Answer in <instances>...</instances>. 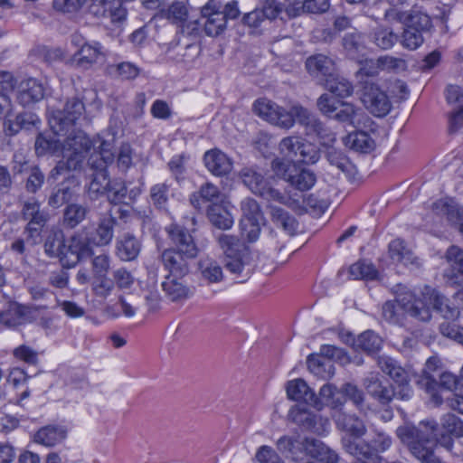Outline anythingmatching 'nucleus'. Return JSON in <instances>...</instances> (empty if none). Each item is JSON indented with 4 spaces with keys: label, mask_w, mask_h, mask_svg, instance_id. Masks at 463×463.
Wrapping results in <instances>:
<instances>
[{
    "label": "nucleus",
    "mask_w": 463,
    "mask_h": 463,
    "mask_svg": "<svg viewBox=\"0 0 463 463\" xmlns=\"http://www.w3.org/2000/svg\"><path fill=\"white\" fill-rule=\"evenodd\" d=\"M116 224V218L110 212L104 214L99 221L96 230L90 233V242L94 246H107L109 245L114 236V226Z\"/></svg>",
    "instance_id": "bb28decb"
},
{
    "label": "nucleus",
    "mask_w": 463,
    "mask_h": 463,
    "mask_svg": "<svg viewBox=\"0 0 463 463\" xmlns=\"http://www.w3.org/2000/svg\"><path fill=\"white\" fill-rule=\"evenodd\" d=\"M140 247L139 241L133 235L126 233L117 241L116 252L120 260L129 261L138 256Z\"/></svg>",
    "instance_id": "f704fd0d"
},
{
    "label": "nucleus",
    "mask_w": 463,
    "mask_h": 463,
    "mask_svg": "<svg viewBox=\"0 0 463 463\" xmlns=\"http://www.w3.org/2000/svg\"><path fill=\"white\" fill-rule=\"evenodd\" d=\"M166 232L172 243L175 245L170 250H178L181 252H186L197 256L198 249L195 245L194 238L186 228L178 224H170L166 227Z\"/></svg>",
    "instance_id": "6ab92c4d"
},
{
    "label": "nucleus",
    "mask_w": 463,
    "mask_h": 463,
    "mask_svg": "<svg viewBox=\"0 0 463 463\" xmlns=\"http://www.w3.org/2000/svg\"><path fill=\"white\" fill-rule=\"evenodd\" d=\"M200 279L207 285L218 284L224 279L222 265L215 259L203 257L198 261Z\"/></svg>",
    "instance_id": "c756f323"
},
{
    "label": "nucleus",
    "mask_w": 463,
    "mask_h": 463,
    "mask_svg": "<svg viewBox=\"0 0 463 463\" xmlns=\"http://www.w3.org/2000/svg\"><path fill=\"white\" fill-rule=\"evenodd\" d=\"M108 71L109 74L122 80H134L140 73V69L136 64L129 61L109 65Z\"/></svg>",
    "instance_id": "8fccbe9b"
},
{
    "label": "nucleus",
    "mask_w": 463,
    "mask_h": 463,
    "mask_svg": "<svg viewBox=\"0 0 463 463\" xmlns=\"http://www.w3.org/2000/svg\"><path fill=\"white\" fill-rule=\"evenodd\" d=\"M104 56L103 48L99 43H84L75 54L77 64L89 68Z\"/></svg>",
    "instance_id": "c9c22d12"
},
{
    "label": "nucleus",
    "mask_w": 463,
    "mask_h": 463,
    "mask_svg": "<svg viewBox=\"0 0 463 463\" xmlns=\"http://www.w3.org/2000/svg\"><path fill=\"white\" fill-rule=\"evenodd\" d=\"M67 438V429L61 425H47L33 435V441L45 447H53Z\"/></svg>",
    "instance_id": "7c9ffc66"
},
{
    "label": "nucleus",
    "mask_w": 463,
    "mask_h": 463,
    "mask_svg": "<svg viewBox=\"0 0 463 463\" xmlns=\"http://www.w3.org/2000/svg\"><path fill=\"white\" fill-rule=\"evenodd\" d=\"M277 448L281 453L290 454L293 458L298 452L307 455L324 463H337V454L316 439L301 440L299 436H283L277 441Z\"/></svg>",
    "instance_id": "39448f33"
},
{
    "label": "nucleus",
    "mask_w": 463,
    "mask_h": 463,
    "mask_svg": "<svg viewBox=\"0 0 463 463\" xmlns=\"http://www.w3.org/2000/svg\"><path fill=\"white\" fill-rule=\"evenodd\" d=\"M346 146L361 153H369L373 150L374 140L364 131H356L350 133L345 138Z\"/></svg>",
    "instance_id": "a19ab883"
},
{
    "label": "nucleus",
    "mask_w": 463,
    "mask_h": 463,
    "mask_svg": "<svg viewBox=\"0 0 463 463\" xmlns=\"http://www.w3.org/2000/svg\"><path fill=\"white\" fill-rule=\"evenodd\" d=\"M318 406L320 403L331 407L333 409H338L343 407L345 402L343 397L341 389L338 390L335 385L331 383L324 384L319 391Z\"/></svg>",
    "instance_id": "58836bf2"
},
{
    "label": "nucleus",
    "mask_w": 463,
    "mask_h": 463,
    "mask_svg": "<svg viewBox=\"0 0 463 463\" xmlns=\"http://www.w3.org/2000/svg\"><path fill=\"white\" fill-rule=\"evenodd\" d=\"M205 167L216 176H223L231 173L233 162L225 153L220 149H211L203 156Z\"/></svg>",
    "instance_id": "412c9836"
},
{
    "label": "nucleus",
    "mask_w": 463,
    "mask_h": 463,
    "mask_svg": "<svg viewBox=\"0 0 463 463\" xmlns=\"http://www.w3.org/2000/svg\"><path fill=\"white\" fill-rule=\"evenodd\" d=\"M396 302L408 315L420 322L430 321V307L446 320L456 321L460 317L458 307L429 286H424L418 292L399 294Z\"/></svg>",
    "instance_id": "f03ea898"
},
{
    "label": "nucleus",
    "mask_w": 463,
    "mask_h": 463,
    "mask_svg": "<svg viewBox=\"0 0 463 463\" xmlns=\"http://www.w3.org/2000/svg\"><path fill=\"white\" fill-rule=\"evenodd\" d=\"M89 12L97 18L109 19L112 24L124 22L128 14L122 0H91Z\"/></svg>",
    "instance_id": "2eb2a0df"
},
{
    "label": "nucleus",
    "mask_w": 463,
    "mask_h": 463,
    "mask_svg": "<svg viewBox=\"0 0 463 463\" xmlns=\"http://www.w3.org/2000/svg\"><path fill=\"white\" fill-rule=\"evenodd\" d=\"M254 112L268 122L288 129L293 127V119L288 110L267 99H259L253 104Z\"/></svg>",
    "instance_id": "ddd939ff"
},
{
    "label": "nucleus",
    "mask_w": 463,
    "mask_h": 463,
    "mask_svg": "<svg viewBox=\"0 0 463 463\" xmlns=\"http://www.w3.org/2000/svg\"><path fill=\"white\" fill-rule=\"evenodd\" d=\"M85 109L84 104L78 98L67 100L63 109L52 110L49 117V123L55 133L77 132L73 127Z\"/></svg>",
    "instance_id": "9d476101"
},
{
    "label": "nucleus",
    "mask_w": 463,
    "mask_h": 463,
    "mask_svg": "<svg viewBox=\"0 0 463 463\" xmlns=\"http://www.w3.org/2000/svg\"><path fill=\"white\" fill-rule=\"evenodd\" d=\"M306 67L311 75L325 80L335 71L333 60L323 54L309 57L306 61Z\"/></svg>",
    "instance_id": "473e14b6"
},
{
    "label": "nucleus",
    "mask_w": 463,
    "mask_h": 463,
    "mask_svg": "<svg viewBox=\"0 0 463 463\" xmlns=\"http://www.w3.org/2000/svg\"><path fill=\"white\" fill-rule=\"evenodd\" d=\"M339 109L332 115L331 118L338 120L339 122L348 123L354 128H360L365 125L369 118L359 108H355L353 104L342 102L339 104Z\"/></svg>",
    "instance_id": "c85d7f7f"
},
{
    "label": "nucleus",
    "mask_w": 463,
    "mask_h": 463,
    "mask_svg": "<svg viewBox=\"0 0 463 463\" xmlns=\"http://www.w3.org/2000/svg\"><path fill=\"white\" fill-rule=\"evenodd\" d=\"M334 418L336 428L347 435L345 438L357 441L356 439L364 437L367 432L364 420L355 414L339 412Z\"/></svg>",
    "instance_id": "a211bd4d"
},
{
    "label": "nucleus",
    "mask_w": 463,
    "mask_h": 463,
    "mask_svg": "<svg viewBox=\"0 0 463 463\" xmlns=\"http://www.w3.org/2000/svg\"><path fill=\"white\" fill-rule=\"evenodd\" d=\"M29 312V307L15 302L8 304L5 310L0 312V324L6 327H15L24 321V317Z\"/></svg>",
    "instance_id": "e433bc0d"
},
{
    "label": "nucleus",
    "mask_w": 463,
    "mask_h": 463,
    "mask_svg": "<svg viewBox=\"0 0 463 463\" xmlns=\"http://www.w3.org/2000/svg\"><path fill=\"white\" fill-rule=\"evenodd\" d=\"M87 213L88 209L86 207L71 203L64 210V223L70 228H74L86 218Z\"/></svg>",
    "instance_id": "603ef678"
},
{
    "label": "nucleus",
    "mask_w": 463,
    "mask_h": 463,
    "mask_svg": "<svg viewBox=\"0 0 463 463\" xmlns=\"http://www.w3.org/2000/svg\"><path fill=\"white\" fill-rule=\"evenodd\" d=\"M301 141L302 139L298 137H288L283 138L279 145L280 155L288 160L296 162L298 156L299 155Z\"/></svg>",
    "instance_id": "5fc2aeb1"
},
{
    "label": "nucleus",
    "mask_w": 463,
    "mask_h": 463,
    "mask_svg": "<svg viewBox=\"0 0 463 463\" xmlns=\"http://www.w3.org/2000/svg\"><path fill=\"white\" fill-rule=\"evenodd\" d=\"M372 40L382 50L391 49L398 41V35L389 28L378 27L372 34Z\"/></svg>",
    "instance_id": "3c124183"
},
{
    "label": "nucleus",
    "mask_w": 463,
    "mask_h": 463,
    "mask_svg": "<svg viewBox=\"0 0 463 463\" xmlns=\"http://www.w3.org/2000/svg\"><path fill=\"white\" fill-rule=\"evenodd\" d=\"M423 33L412 27L406 26L402 33L401 41L404 48L409 50H416L423 43Z\"/></svg>",
    "instance_id": "680f3d73"
},
{
    "label": "nucleus",
    "mask_w": 463,
    "mask_h": 463,
    "mask_svg": "<svg viewBox=\"0 0 463 463\" xmlns=\"http://www.w3.org/2000/svg\"><path fill=\"white\" fill-rule=\"evenodd\" d=\"M392 7L386 11V16L392 21L405 24L408 27L427 33L432 27L430 17L415 9V0H391Z\"/></svg>",
    "instance_id": "0eeeda50"
},
{
    "label": "nucleus",
    "mask_w": 463,
    "mask_h": 463,
    "mask_svg": "<svg viewBox=\"0 0 463 463\" xmlns=\"http://www.w3.org/2000/svg\"><path fill=\"white\" fill-rule=\"evenodd\" d=\"M288 114L291 116L293 124L295 121H298L300 125L305 126L307 134L316 135L323 141L324 145L329 146L335 141V134L326 129L323 123L316 118L306 108L300 105H294L288 111Z\"/></svg>",
    "instance_id": "9b49d317"
},
{
    "label": "nucleus",
    "mask_w": 463,
    "mask_h": 463,
    "mask_svg": "<svg viewBox=\"0 0 463 463\" xmlns=\"http://www.w3.org/2000/svg\"><path fill=\"white\" fill-rule=\"evenodd\" d=\"M343 46L350 56L354 57L366 49V40L361 33L355 31L344 36Z\"/></svg>",
    "instance_id": "09e8293b"
},
{
    "label": "nucleus",
    "mask_w": 463,
    "mask_h": 463,
    "mask_svg": "<svg viewBox=\"0 0 463 463\" xmlns=\"http://www.w3.org/2000/svg\"><path fill=\"white\" fill-rule=\"evenodd\" d=\"M445 260L458 274L463 276V250L458 246L451 245L444 255Z\"/></svg>",
    "instance_id": "774afa93"
},
{
    "label": "nucleus",
    "mask_w": 463,
    "mask_h": 463,
    "mask_svg": "<svg viewBox=\"0 0 463 463\" xmlns=\"http://www.w3.org/2000/svg\"><path fill=\"white\" fill-rule=\"evenodd\" d=\"M115 288L113 279H110L108 275L95 277L92 282L93 294L101 299L108 298Z\"/></svg>",
    "instance_id": "4d7b16f0"
},
{
    "label": "nucleus",
    "mask_w": 463,
    "mask_h": 463,
    "mask_svg": "<svg viewBox=\"0 0 463 463\" xmlns=\"http://www.w3.org/2000/svg\"><path fill=\"white\" fill-rule=\"evenodd\" d=\"M44 135L40 133L35 140L34 148L38 156H62L66 161H59L51 171L50 177L56 179L66 171L78 170L81 167L85 154L90 149V137L82 131L55 133Z\"/></svg>",
    "instance_id": "f257e3e1"
},
{
    "label": "nucleus",
    "mask_w": 463,
    "mask_h": 463,
    "mask_svg": "<svg viewBox=\"0 0 463 463\" xmlns=\"http://www.w3.org/2000/svg\"><path fill=\"white\" fill-rule=\"evenodd\" d=\"M330 4L328 0H304L300 5L294 7L295 14H298L300 11L311 14H322L329 9Z\"/></svg>",
    "instance_id": "0e129e2a"
},
{
    "label": "nucleus",
    "mask_w": 463,
    "mask_h": 463,
    "mask_svg": "<svg viewBox=\"0 0 463 463\" xmlns=\"http://www.w3.org/2000/svg\"><path fill=\"white\" fill-rule=\"evenodd\" d=\"M149 195L156 208L165 209L169 199V187L165 183L156 184L150 188Z\"/></svg>",
    "instance_id": "13d9d810"
},
{
    "label": "nucleus",
    "mask_w": 463,
    "mask_h": 463,
    "mask_svg": "<svg viewBox=\"0 0 463 463\" xmlns=\"http://www.w3.org/2000/svg\"><path fill=\"white\" fill-rule=\"evenodd\" d=\"M187 276L172 277L166 275L162 282V289L167 298L171 301H182L188 298L191 288L186 281Z\"/></svg>",
    "instance_id": "4be33fe9"
},
{
    "label": "nucleus",
    "mask_w": 463,
    "mask_h": 463,
    "mask_svg": "<svg viewBox=\"0 0 463 463\" xmlns=\"http://www.w3.org/2000/svg\"><path fill=\"white\" fill-rule=\"evenodd\" d=\"M112 279L115 287L120 290H126L132 288L135 283V278L132 273L125 268H119L112 272Z\"/></svg>",
    "instance_id": "69168bd1"
},
{
    "label": "nucleus",
    "mask_w": 463,
    "mask_h": 463,
    "mask_svg": "<svg viewBox=\"0 0 463 463\" xmlns=\"http://www.w3.org/2000/svg\"><path fill=\"white\" fill-rule=\"evenodd\" d=\"M288 398L293 401L303 402L307 404L318 406V399L303 379H294L286 384Z\"/></svg>",
    "instance_id": "cd10ccee"
},
{
    "label": "nucleus",
    "mask_w": 463,
    "mask_h": 463,
    "mask_svg": "<svg viewBox=\"0 0 463 463\" xmlns=\"http://www.w3.org/2000/svg\"><path fill=\"white\" fill-rule=\"evenodd\" d=\"M325 88L339 98L349 97L354 90L352 83L335 73L325 80Z\"/></svg>",
    "instance_id": "37998d69"
},
{
    "label": "nucleus",
    "mask_w": 463,
    "mask_h": 463,
    "mask_svg": "<svg viewBox=\"0 0 463 463\" xmlns=\"http://www.w3.org/2000/svg\"><path fill=\"white\" fill-rule=\"evenodd\" d=\"M196 256L178 251V250L165 249L159 255V260L162 263L167 275L172 277L188 276L190 272V261Z\"/></svg>",
    "instance_id": "4468645a"
},
{
    "label": "nucleus",
    "mask_w": 463,
    "mask_h": 463,
    "mask_svg": "<svg viewBox=\"0 0 463 463\" xmlns=\"http://www.w3.org/2000/svg\"><path fill=\"white\" fill-rule=\"evenodd\" d=\"M285 8L284 2L276 4H264L262 8H256L243 16L244 24L257 28L266 19H275Z\"/></svg>",
    "instance_id": "393cba45"
},
{
    "label": "nucleus",
    "mask_w": 463,
    "mask_h": 463,
    "mask_svg": "<svg viewBox=\"0 0 463 463\" xmlns=\"http://www.w3.org/2000/svg\"><path fill=\"white\" fill-rule=\"evenodd\" d=\"M307 364L309 371L318 377L326 379L332 377L335 373L333 363L327 358L310 355Z\"/></svg>",
    "instance_id": "c03bdc74"
},
{
    "label": "nucleus",
    "mask_w": 463,
    "mask_h": 463,
    "mask_svg": "<svg viewBox=\"0 0 463 463\" xmlns=\"http://www.w3.org/2000/svg\"><path fill=\"white\" fill-rule=\"evenodd\" d=\"M349 273L354 279H373L376 277L377 271L373 264L358 261L350 267Z\"/></svg>",
    "instance_id": "e2e57ef3"
},
{
    "label": "nucleus",
    "mask_w": 463,
    "mask_h": 463,
    "mask_svg": "<svg viewBox=\"0 0 463 463\" xmlns=\"http://www.w3.org/2000/svg\"><path fill=\"white\" fill-rule=\"evenodd\" d=\"M370 442H358L350 438H342L345 450L354 458H364L372 463H380L379 453L386 451L392 444V437L380 430H373Z\"/></svg>",
    "instance_id": "423d86ee"
},
{
    "label": "nucleus",
    "mask_w": 463,
    "mask_h": 463,
    "mask_svg": "<svg viewBox=\"0 0 463 463\" xmlns=\"http://www.w3.org/2000/svg\"><path fill=\"white\" fill-rule=\"evenodd\" d=\"M44 96V88L36 79H27L19 84L17 101L24 107L40 101Z\"/></svg>",
    "instance_id": "a878e982"
},
{
    "label": "nucleus",
    "mask_w": 463,
    "mask_h": 463,
    "mask_svg": "<svg viewBox=\"0 0 463 463\" xmlns=\"http://www.w3.org/2000/svg\"><path fill=\"white\" fill-rule=\"evenodd\" d=\"M361 101L373 116L382 118L392 109V102L387 93L374 81L361 80Z\"/></svg>",
    "instance_id": "1a4fd4ad"
},
{
    "label": "nucleus",
    "mask_w": 463,
    "mask_h": 463,
    "mask_svg": "<svg viewBox=\"0 0 463 463\" xmlns=\"http://www.w3.org/2000/svg\"><path fill=\"white\" fill-rule=\"evenodd\" d=\"M96 173L93 175L90 184L91 191L95 193H104L109 187L110 180L107 172V167L93 168Z\"/></svg>",
    "instance_id": "338daca9"
},
{
    "label": "nucleus",
    "mask_w": 463,
    "mask_h": 463,
    "mask_svg": "<svg viewBox=\"0 0 463 463\" xmlns=\"http://www.w3.org/2000/svg\"><path fill=\"white\" fill-rule=\"evenodd\" d=\"M382 339L373 331H365L362 333L357 340L356 345L358 347L367 353H374L378 351L382 346Z\"/></svg>",
    "instance_id": "6e6d98bb"
},
{
    "label": "nucleus",
    "mask_w": 463,
    "mask_h": 463,
    "mask_svg": "<svg viewBox=\"0 0 463 463\" xmlns=\"http://www.w3.org/2000/svg\"><path fill=\"white\" fill-rule=\"evenodd\" d=\"M90 149L87 152L93 148V152L88 159V164L91 168L107 167L108 165L113 163L115 159L114 135H110L109 137L105 134L98 135L93 139L90 138Z\"/></svg>",
    "instance_id": "f8f14e48"
},
{
    "label": "nucleus",
    "mask_w": 463,
    "mask_h": 463,
    "mask_svg": "<svg viewBox=\"0 0 463 463\" xmlns=\"http://www.w3.org/2000/svg\"><path fill=\"white\" fill-rule=\"evenodd\" d=\"M326 157L331 165L335 166L341 172H349L352 167L349 159L341 151L334 147L327 148Z\"/></svg>",
    "instance_id": "052dcab7"
},
{
    "label": "nucleus",
    "mask_w": 463,
    "mask_h": 463,
    "mask_svg": "<svg viewBox=\"0 0 463 463\" xmlns=\"http://www.w3.org/2000/svg\"><path fill=\"white\" fill-rule=\"evenodd\" d=\"M271 168L277 176L288 181L296 168V162L285 156L276 157L271 163Z\"/></svg>",
    "instance_id": "bf43d9fd"
},
{
    "label": "nucleus",
    "mask_w": 463,
    "mask_h": 463,
    "mask_svg": "<svg viewBox=\"0 0 463 463\" xmlns=\"http://www.w3.org/2000/svg\"><path fill=\"white\" fill-rule=\"evenodd\" d=\"M388 254L394 263H402L405 266H420V260L414 256L412 250L401 239H395L389 243Z\"/></svg>",
    "instance_id": "2f4dec72"
},
{
    "label": "nucleus",
    "mask_w": 463,
    "mask_h": 463,
    "mask_svg": "<svg viewBox=\"0 0 463 463\" xmlns=\"http://www.w3.org/2000/svg\"><path fill=\"white\" fill-rule=\"evenodd\" d=\"M432 211L439 216L446 217L448 222L458 227L463 235V208L452 199H440L432 204Z\"/></svg>",
    "instance_id": "aec40b11"
},
{
    "label": "nucleus",
    "mask_w": 463,
    "mask_h": 463,
    "mask_svg": "<svg viewBox=\"0 0 463 463\" xmlns=\"http://www.w3.org/2000/svg\"><path fill=\"white\" fill-rule=\"evenodd\" d=\"M221 0H209L202 8V16L206 18L204 31L207 35L217 36L226 28L225 15L222 13Z\"/></svg>",
    "instance_id": "dca6fc26"
},
{
    "label": "nucleus",
    "mask_w": 463,
    "mask_h": 463,
    "mask_svg": "<svg viewBox=\"0 0 463 463\" xmlns=\"http://www.w3.org/2000/svg\"><path fill=\"white\" fill-rule=\"evenodd\" d=\"M290 185L299 191L310 189L316 183V175L309 170L295 168L288 181Z\"/></svg>",
    "instance_id": "de8ad7c7"
},
{
    "label": "nucleus",
    "mask_w": 463,
    "mask_h": 463,
    "mask_svg": "<svg viewBox=\"0 0 463 463\" xmlns=\"http://www.w3.org/2000/svg\"><path fill=\"white\" fill-rule=\"evenodd\" d=\"M364 387L367 393L383 405L389 404L395 392L391 385H384L377 374L371 373L364 380Z\"/></svg>",
    "instance_id": "5701e85b"
},
{
    "label": "nucleus",
    "mask_w": 463,
    "mask_h": 463,
    "mask_svg": "<svg viewBox=\"0 0 463 463\" xmlns=\"http://www.w3.org/2000/svg\"><path fill=\"white\" fill-rule=\"evenodd\" d=\"M381 370L388 374L399 385H404L410 381L409 373L400 366L396 361L388 356H380L377 360Z\"/></svg>",
    "instance_id": "72a5a7b5"
},
{
    "label": "nucleus",
    "mask_w": 463,
    "mask_h": 463,
    "mask_svg": "<svg viewBox=\"0 0 463 463\" xmlns=\"http://www.w3.org/2000/svg\"><path fill=\"white\" fill-rule=\"evenodd\" d=\"M165 17L172 24L183 25L188 18L187 6L182 2H175L164 11Z\"/></svg>",
    "instance_id": "864d4df0"
},
{
    "label": "nucleus",
    "mask_w": 463,
    "mask_h": 463,
    "mask_svg": "<svg viewBox=\"0 0 463 463\" xmlns=\"http://www.w3.org/2000/svg\"><path fill=\"white\" fill-rule=\"evenodd\" d=\"M44 251L49 257L68 258L61 232H55L47 237L44 242Z\"/></svg>",
    "instance_id": "49530a36"
},
{
    "label": "nucleus",
    "mask_w": 463,
    "mask_h": 463,
    "mask_svg": "<svg viewBox=\"0 0 463 463\" xmlns=\"http://www.w3.org/2000/svg\"><path fill=\"white\" fill-rule=\"evenodd\" d=\"M240 177L251 193L268 201L286 203V197L274 188L262 173L255 167H244L240 172Z\"/></svg>",
    "instance_id": "6e6552de"
},
{
    "label": "nucleus",
    "mask_w": 463,
    "mask_h": 463,
    "mask_svg": "<svg viewBox=\"0 0 463 463\" xmlns=\"http://www.w3.org/2000/svg\"><path fill=\"white\" fill-rule=\"evenodd\" d=\"M288 416L293 422L302 428L320 433V429L317 426V415L305 408L296 405L289 411Z\"/></svg>",
    "instance_id": "4c0bfd02"
},
{
    "label": "nucleus",
    "mask_w": 463,
    "mask_h": 463,
    "mask_svg": "<svg viewBox=\"0 0 463 463\" xmlns=\"http://www.w3.org/2000/svg\"><path fill=\"white\" fill-rule=\"evenodd\" d=\"M208 217L213 225L222 230H228L233 224L232 214L227 209L219 204L209 207Z\"/></svg>",
    "instance_id": "a18cd8bd"
},
{
    "label": "nucleus",
    "mask_w": 463,
    "mask_h": 463,
    "mask_svg": "<svg viewBox=\"0 0 463 463\" xmlns=\"http://www.w3.org/2000/svg\"><path fill=\"white\" fill-rule=\"evenodd\" d=\"M436 432L438 435L435 438V444L439 442L450 449L453 445L452 438L463 437V421L454 414H445L440 420V427L437 425Z\"/></svg>",
    "instance_id": "f3484780"
},
{
    "label": "nucleus",
    "mask_w": 463,
    "mask_h": 463,
    "mask_svg": "<svg viewBox=\"0 0 463 463\" xmlns=\"http://www.w3.org/2000/svg\"><path fill=\"white\" fill-rule=\"evenodd\" d=\"M91 246L94 245L90 242V232L83 229L71 237L68 245H66V251L68 256L72 257L71 262L75 264L81 258L90 253Z\"/></svg>",
    "instance_id": "b1692460"
},
{
    "label": "nucleus",
    "mask_w": 463,
    "mask_h": 463,
    "mask_svg": "<svg viewBox=\"0 0 463 463\" xmlns=\"http://www.w3.org/2000/svg\"><path fill=\"white\" fill-rule=\"evenodd\" d=\"M219 247L224 254V266L233 275L245 280L250 274L249 248L236 236L222 233L217 237Z\"/></svg>",
    "instance_id": "20e7f679"
},
{
    "label": "nucleus",
    "mask_w": 463,
    "mask_h": 463,
    "mask_svg": "<svg viewBox=\"0 0 463 463\" xmlns=\"http://www.w3.org/2000/svg\"><path fill=\"white\" fill-rule=\"evenodd\" d=\"M271 221L279 228H281L288 235L292 236L298 229V222L294 216L279 207L271 208Z\"/></svg>",
    "instance_id": "ea45409f"
},
{
    "label": "nucleus",
    "mask_w": 463,
    "mask_h": 463,
    "mask_svg": "<svg viewBox=\"0 0 463 463\" xmlns=\"http://www.w3.org/2000/svg\"><path fill=\"white\" fill-rule=\"evenodd\" d=\"M434 420L420 421L418 426L405 423L396 429V436L410 452L422 463H441L434 455L438 435Z\"/></svg>",
    "instance_id": "7ed1b4c3"
},
{
    "label": "nucleus",
    "mask_w": 463,
    "mask_h": 463,
    "mask_svg": "<svg viewBox=\"0 0 463 463\" xmlns=\"http://www.w3.org/2000/svg\"><path fill=\"white\" fill-rule=\"evenodd\" d=\"M21 213L24 220L33 224L46 223L48 221V214L41 210L39 202L34 198L24 202Z\"/></svg>",
    "instance_id": "79ce46f5"
}]
</instances>
